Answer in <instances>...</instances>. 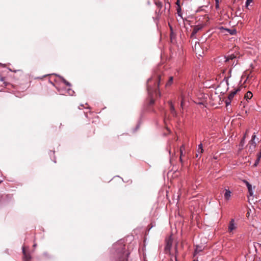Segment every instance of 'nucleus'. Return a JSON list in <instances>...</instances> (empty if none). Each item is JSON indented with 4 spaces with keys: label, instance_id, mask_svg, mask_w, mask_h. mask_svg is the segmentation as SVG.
Listing matches in <instances>:
<instances>
[{
    "label": "nucleus",
    "instance_id": "obj_1",
    "mask_svg": "<svg viewBox=\"0 0 261 261\" xmlns=\"http://www.w3.org/2000/svg\"><path fill=\"white\" fill-rule=\"evenodd\" d=\"M114 247L115 250L114 254V261H128L129 252L126 249L125 245L117 243Z\"/></svg>",
    "mask_w": 261,
    "mask_h": 261
},
{
    "label": "nucleus",
    "instance_id": "obj_2",
    "mask_svg": "<svg viewBox=\"0 0 261 261\" xmlns=\"http://www.w3.org/2000/svg\"><path fill=\"white\" fill-rule=\"evenodd\" d=\"M162 80V76L160 74H158L156 77L149 79L147 81V88L149 95H151L153 91L158 94H160L159 91L156 89L159 88L160 82Z\"/></svg>",
    "mask_w": 261,
    "mask_h": 261
},
{
    "label": "nucleus",
    "instance_id": "obj_3",
    "mask_svg": "<svg viewBox=\"0 0 261 261\" xmlns=\"http://www.w3.org/2000/svg\"><path fill=\"white\" fill-rule=\"evenodd\" d=\"M224 60L225 64L226 66L229 67V66H236L238 63V60H237L236 57L234 55L232 54L228 56L227 58L224 57L222 59L219 58L217 60Z\"/></svg>",
    "mask_w": 261,
    "mask_h": 261
},
{
    "label": "nucleus",
    "instance_id": "obj_4",
    "mask_svg": "<svg viewBox=\"0 0 261 261\" xmlns=\"http://www.w3.org/2000/svg\"><path fill=\"white\" fill-rule=\"evenodd\" d=\"M240 90V88H238L235 90L232 91L228 96V99H227L225 101L226 105L228 106L231 102V100L234 97V95L237 94V93Z\"/></svg>",
    "mask_w": 261,
    "mask_h": 261
},
{
    "label": "nucleus",
    "instance_id": "obj_5",
    "mask_svg": "<svg viewBox=\"0 0 261 261\" xmlns=\"http://www.w3.org/2000/svg\"><path fill=\"white\" fill-rule=\"evenodd\" d=\"M236 228L237 227L234 224V220L232 219L229 222L228 230L229 232H231L233 230L236 229Z\"/></svg>",
    "mask_w": 261,
    "mask_h": 261
},
{
    "label": "nucleus",
    "instance_id": "obj_6",
    "mask_svg": "<svg viewBox=\"0 0 261 261\" xmlns=\"http://www.w3.org/2000/svg\"><path fill=\"white\" fill-rule=\"evenodd\" d=\"M22 252L23 255V259L24 261H30L31 257L30 254L28 253L25 250V248L24 247H22Z\"/></svg>",
    "mask_w": 261,
    "mask_h": 261
},
{
    "label": "nucleus",
    "instance_id": "obj_7",
    "mask_svg": "<svg viewBox=\"0 0 261 261\" xmlns=\"http://www.w3.org/2000/svg\"><path fill=\"white\" fill-rule=\"evenodd\" d=\"M172 241L171 239H169L166 241V245L165 247V251L166 252L170 251L172 247Z\"/></svg>",
    "mask_w": 261,
    "mask_h": 261
},
{
    "label": "nucleus",
    "instance_id": "obj_8",
    "mask_svg": "<svg viewBox=\"0 0 261 261\" xmlns=\"http://www.w3.org/2000/svg\"><path fill=\"white\" fill-rule=\"evenodd\" d=\"M201 29V27L199 25L195 26L191 35V38H194L195 35Z\"/></svg>",
    "mask_w": 261,
    "mask_h": 261
},
{
    "label": "nucleus",
    "instance_id": "obj_9",
    "mask_svg": "<svg viewBox=\"0 0 261 261\" xmlns=\"http://www.w3.org/2000/svg\"><path fill=\"white\" fill-rule=\"evenodd\" d=\"M224 198L226 200H229L231 196V192L228 189L224 190Z\"/></svg>",
    "mask_w": 261,
    "mask_h": 261
},
{
    "label": "nucleus",
    "instance_id": "obj_10",
    "mask_svg": "<svg viewBox=\"0 0 261 261\" xmlns=\"http://www.w3.org/2000/svg\"><path fill=\"white\" fill-rule=\"evenodd\" d=\"M201 47V44L199 42H196L194 45V50L196 54L199 53V49Z\"/></svg>",
    "mask_w": 261,
    "mask_h": 261
},
{
    "label": "nucleus",
    "instance_id": "obj_11",
    "mask_svg": "<svg viewBox=\"0 0 261 261\" xmlns=\"http://www.w3.org/2000/svg\"><path fill=\"white\" fill-rule=\"evenodd\" d=\"M169 103L170 105V111H171V113L174 116L176 115V111H175V110L173 105L171 101H169Z\"/></svg>",
    "mask_w": 261,
    "mask_h": 261
},
{
    "label": "nucleus",
    "instance_id": "obj_12",
    "mask_svg": "<svg viewBox=\"0 0 261 261\" xmlns=\"http://www.w3.org/2000/svg\"><path fill=\"white\" fill-rule=\"evenodd\" d=\"M253 96V94L251 92L248 91L244 96V98L248 100V99H250Z\"/></svg>",
    "mask_w": 261,
    "mask_h": 261
},
{
    "label": "nucleus",
    "instance_id": "obj_13",
    "mask_svg": "<svg viewBox=\"0 0 261 261\" xmlns=\"http://www.w3.org/2000/svg\"><path fill=\"white\" fill-rule=\"evenodd\" d=\"M155 5H156L158 8L159 9V11L158 12L157 11H156V12H155V13L156 14H158V16L159 15V13H160L161 9L162 7V3L159 2H155Z\"/></svg>",
    "mask_w": 261,
    "mask_h": 261
},
{
    "label": "nucleus",
    "instance_id": "obj_14",
    "mask_svg": "<svg viewBox=\"0 0 261 261\" xmlns=\"http://www.w3.org/2000/svg\"><path fill=\"white\" fill-rule=\"evenodd\" d=\"M247 147L249 148V150L252 152L256 147V144H248Z\"/></svg>",
    "mask_w": 261,
    "mask_h": 261
},
{
    "label": "nucleus",
    "instance_id": "obj_15",
    "mask_svg": "<svg viewBox=\"0 0 261 261\" xmlns=\"http://www.w3.org/2000/svg\"><path fill=\"white\" fill-rule=\"evenodd\" d=\"M173 76H170L169 79L168 81L166 83V86H169L173 83Z\"/></svg>",
    "mask_w": 261,
    "mask_h": 261
},
{
    "label": "nucleus",
    "instance_id": "obj_16",
    "mask_svg": "<svg viewBox=\"0 0 261 261\" xmlns=\"http://www.w3.org/2000/svg\"><path fill=\"white\" fill-rule=\"evenodd\" d=\"M185 145H182L180 147V160L181 162L182 161L181 156L183 155V151H184V150H185Z\"/></svg>",
    "mask_w": 261,
    "mask_h": 261
},
{
    "label": "nucleus",
    "instance_id": "obj_17",
    "mask_svg": "<svg viewBox=\"0 0 261 261\" xmlns=\"http://www.w3.org/2000/svg\"><path fill=\"white\" fill-rule=\"evenodd\" d=\"M180 97L181 98V103H180V106H181V108H182L183 106H184V96L182 93L181 94Z\"/></svg>",
    "mask_w": 261,
    "mask_h": 261
},
{
    "label": "nucleus",
    "instance_id": "obj_18",
    "mask_svg": "<svg viewBox=\"0 0 261 261\" xmlns=\"http://www.w3.org/2000/svg\"><path fill=\"white\" fill-rule=\"evenodd\" d=\"M170 29H171L170 38H171V39L172 40V39H173L175 37V35L174 33H173L171 27H170Z\"/></svg>",
    "mask_w": 261,
    "mask_h": 261
},
{
    "label": "nucleus",
    "instance_id": "obj_19",
    "mask_svg": "<svg viewBox=\"0 0 261 261\" xmlns=\"http://www.w3.org/2000/svg\"><path fill=\"white\" fill-rule=\"evenodd\" d=\"M198 148H199V149H200V153H202L203 152V147H202V144L201 143H200L198 145Z\"/></svg>",
    "mask_w": 261,
    "mask_h": 261
},
{
    "label": "nucleus",
    "instance_id": "obj_20",
    "mask_svg": "<svg viewBox=\"0 0 261 261\" xmlns=\"http://www.w3.org/2000/svg\"><path fill=\"white\" fill-rule=\"evenodd\" d=\"M260 159L256 158V160L253 165L254 167H256L259 162Z\"/></svg>",
    "mask_w": 261,
    "mask_h": 261
},
{
    "label": "nucleus",
    "instance_id": "obj_21",
    "mask_svg": "<svg viewBox=\"0 0 261 261\" xmlns=\"http://www.w3.org/2000/svg\"><path fill=\"white\" fill-rule=\"evenodd\" d=\"M244 143H245V139H244V138H243L241 141L240 146H241V147H243L244 145Z\"/></svg>",
    "mask_w": 261,
    "mask_h": 261
},
{
    "label": "nucleus",
    "instance_id": "obj_22",
    "mask_svg": "<svg viewBox=\"0 0 261 261\" xmlns=\"http://www.w3.org/2000/svg\"><path fill=\"white\" fill-rule=\"evenodd\" d=\"M244 182L246 184L248 189H249L252 187V186L247 181L245 180Z\"/></svg>",
    "mask_w": 261,
    "mask_h": 261
},
{
    "label": "nucleus",
    "instance_id": "obj_23",
    "mask_svg": "<svg viewBox=\"0 0 261 261\" xmlns=\"http://www.w3.org/2000/svg\"><path fill=\"white\" fill-rule=\"evenodd\" d=\"M244 182L246 184L248 189H249L252 187V186L247 181L245 180Z\"/></svg>",
    "mask_w": 261,
    "mask_h": 261
},
{
    "label": "nucleus",
    "instance_id": "obj_24",
    "mask_svg": "<svg viewBox=\"0 0 261 261\" xmlns=\"http://www.w3.org/2000/svg\"><path fill=\"white\" fill-rule=\"evenodd\" d=\"M248 190L249 196H252L253 195V191L252 190V187L249 189H248Z\"/></svg>",
    "mask_w": 261,
    "mask_h": 261
},
{
    "label": "nucleus",
    "instance_id": "obj_25",
    "mask_svg": "<svg viewBox=\"0 0 261 261\" xmlns=\"http://www.w3.org/2000/svg\"><path fill=\"white\" fill-rule=\"evenodd\" d=\"M253 1V0H247L246 2V6L247 7L249 5L250 3H251Z\"/></svg>",
    "mask_w": 261,
    "mask_h": 261
},
{
    "label": "nucleus",
    "instance_id": "obj_26",
    "mask_svg": "<svg viewBox=\"0 0 261 261\" xmlns=\"http://www.w3.org/2000/svg\"><path fill=\"white\" fill-rule=\"evenodd\" d=\"M248 144H256V142L254 141V140H251L249 142Z\"/></svg>",
    "mask_w": 261,
    "mask_h": 261
},
{
    "label": "nucleus",
    "instance_id": "obj_27",
    "mask_svg": "<svg viewBox=\"0 0 261 261\" xmlns=\"http://www.w3.org/2000/svg\"><path fill=\"white\" fill-rule=\"evenodd\" d=\"M63 82H64V83L67 85V86H70V84L68 82L66 81L65 80H63Z\"/></svg>",
    "mask_w": 261,
    "mask_h": 261
},
{
    "label": "nucleus",
    "instance_id": "obj_28",
    "mask_svg": "<svg viewBox=\"0 0 261 261\" xmlns=\"http://www.w3.org/2000/svg\"><path fill=\"white\" fill-rule=\"evenodd\" d=\"M248 132H249V129H247L246 131V133L244 134V137H243V138H244V139H245V138L247 137V134L248 133Z\"/></svg>",
    "mask_w": 261,
    "mask_h": 261
},
{
    "label": "nucleus",
    "instance_id": "obj_29",
    "mask_svg": "<svg viewBox=\"0 0 261 261\" xmlns=\"http://www.w3.org/2000/svg\"><path fill=\"white\" fill-rule=\"evenodd\" d=\"M255 138H256L255 133H254L253 135H252V136L251 140H254Z\"/></svg>",
    "mask_w": 261,
    "mask_h": 261
},
{
    "label": "nucleus",
    "instance_id": "obj_30",
    "mask_svg": "<svg viewBox=\"0 0 261 261\" xmlns=\"http://www.w3.org/2000/svg\"><path fill=\"white\" fill-rule=\"evenodd\" d=\"M236 31L235 30H232V31L230 32V33L231 35L234 34H236Z\"/></svg>",
    "mask_w": 261,
    "mask_h": 261
},
{
    "label": "nucleus",
    "instance_id": "obj_31",
    "mask_svg": "<svg viewBox=\"0 0 261 261\" xmlns=\"http://www.w3.org/2000/svg\"><path fill=\"white\" fill-rule=\"evenodd\" d=\"M261 158V152L257 154V158L260 159Z\"/></svg>",
    "mask_w": 261,
    "mask_h": 261
},
{
    "label": "nucleus",
    "instance_id": "obj_32",
    "mask_svg": "<svg viewBox=\"0 0 261 261\" xmlns=\"http://www.w3.org/2000/svg\"><path fill=\"white\" fill-rule=\"evenodd\" d=\"M5 80V78L4 77H0V81H2V82L4 81Z\"/></svg>",
    "mask_w": 261,
    "mask_h": 261
},
{
    "label": "nucleus",
    "instance_id": "obj_33",
    "mask_svg": "<svg viewBox=\"0 0 261 261\" xmlns=\"http://www.w3.org/2000/svg\"><path fill=\"white\" fill-rule=\"evenodd\" d=\"M198 153H198V152H197V153L196 154V158H198V157L199 156V154H198Z\"/></svg>",
    "mask_w": 261,
    "mask_h": 261
},
{
    "label": "nucleus",
    "instance_id": "obj_34",
    "mask_svg": "<svg viewBox=\"0 0 261 261\" xmlns=\"http://www.w3.org/2000/svg\"><path fill=\"white\" fill-rule=\"evenodd\" d=\"M197 152L200 153V149H199V148H198Z\"/></svg>",
    "mask_w": 261,
    "mask_h": 261
},
{
    "label": "nucleus",
    "instance_id": "obj_35",
    "mask_svg": "<svg viewBox=\"0 0 261 261\" xmlns=\"http://www.w3.org/2000/svg\"><path fill=\"white\" fill-rule=\"evenodd\" d=\"M216 7H217L218 6V3H216Z\"/></svg>",
    "mask_w": 261,
    "mask_h": 261
},
{
    "label": "nucleus",
    "instance_id": "obj_36",
    "mask_svg": "<svg viewBox=\"0 0 261 261\" xmlns=\"http://www.w3.org/2000/svg\"><path fill=\"white\" fill-rule=\"evenodd\" d=\"M216 1V3H218L219 2V0H215Z\"/></svg>",
    "mask_w": 261,
    "mask_h": 261
},
{
    "label": "nucleus",
    "instance_id": "obj_37",
    "mask_svg": "<svg viewBox=\"0 0 261 261\" xmlns=\"http://www.w3.org/2000/svg\"><path fill=\"white\" fill-rule=\"evenodd\" d=\"M175 251H176V252L177 251V248L176 247L175 248Z\"/></svg>",
    "mask_w": 261,
    "mask_h": 261
},
{
    "label": "nucleus",
    "instance_id": "obj_38",
    "mask_svg": "<svg viewBox=\"0 0 261 261\" xmlns=\"http://www.w3.org/2000/svg\"><path fill=\"white\" fill-rule=\"evenodd\" d=\"M222 70L223 71V72H224V69H222Z\"/></svg>",
    "mask_w": 261,
    "mask_h": 261
},
{
    "label": "nucleus",
    "instance_id": "obj_39",
    "mask_svg": "<svg viewBox=\"0 0 261 261\" xmlns=\"http://www.w3.org/2000/svg\"><path fill=\"white\" fill-rule=\"evenodd\" d=\"M175 259H176V261H177V260L176 259V258L175 257Z\"/></svg>",
    "mask_w": 261,
    "mask_h": 261
},
{
    "label": "nucleus",
    "instance_id": "obj_40",
    "mask_svg": "<svg viewBox=\"0 0 261 261\" xmlns=\"http://www.w3.org/2000/svg\"><path fill=\"white\" fill-rule=\"evenodd\" d=\"M193 261H196V260H193Z\"/></svg>",
    "mask_w": 261,
    "mask_h": 261
}]
</instances>
